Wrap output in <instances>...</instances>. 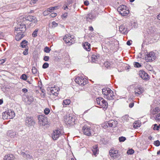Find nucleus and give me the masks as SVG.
<instances>
[{"label": "nucleus", "mask_w": 160, "mask_h": 160, "mask_svg": "<svg viewBox=\"0 0 160 160\" xmlns=\"http://www.w3.org/2000/svg\"><path fill=\"white\" fill-rule=\"evenodd\" d=\"M28 42L25 40L22 41L21 43V46L23 48H26Z\"/></svg>", "instance_id": "obj_33"}, {"label": "nucleus", "mask_w": 160, "mask_h": 160, "mask_svg": "<svg viewBox=\"0 0 160 160\" xmlns=\"http://www.w3.org/2000/svg\"><path fill=\"white\" fill-rule=\"evenodd\" d=\"M102 92L104 95V98L108 100H113L115 98V95L113 91H102Z\"/></svg>", "instance_id": "obj_3"}, {"label": "nucleus", "mask_w": 160, "mask_h": 160, "mask_svg": "<svg viewBox=\"0 0 160 160\" xmlns=\"http://www.w3.org/2000/svg\"><path fill=\"white\" fill-rule=\"evenodd\" d=\"M38 119L41 125L45 126L47 125L48 118L45 115L42 114L38 116Z\"/></svg>", "instance_id": "obj_6"}, {"label": "nucleus", "mask_w": 160, "mask_h": 160, "mask_svg": "<svg viewBox=\"0 0 160 160\" xmlns=\"http://www.w3.org/2000/svg\"><path fill=\"white\" fill-rule=\"evenodd\" d=\"M109 153L110 156L114 160H118L120 158V156L118 154V150L112 149L109 151Z\"/></svg>", "instance_id": "obj_11"}, {"label": "nucleus", "mask_w": 160, "mask_h": 160, "mask_svg": "<svg viewBox=\"0 0 160 160\" xmlns=\"http://www.w3.org/2000/svg\"><path fill=\"white\" fill-rule=\"evenodd\" d=\"M128 89H132L133 90H141L142 88L138 85H132L130 86L128 88Z\"/></svg>", "instance_id": "obj_21"}, {"label": "nucleus", "mask_w": 160, "mask_h": 160, "mask_svg": "<svg viewBox=\"0 0 160 160\" xmlns=\"http://www.w3.org/2000/svg\"><path fill=\"white\" fill-rule=\"evenodd\" d=\"M160 111V109L158 107H156L153 109L152 111L151 112V113L152 115H154L155 114L158 113Z\"/></svg>", "instance_id": "obj_31"}, {"label": "nucleus", "mask_w": 160, "mask_h": 160, "mask_svg": "<svg viewBox=\"0 0 160 160\" xmlns=\"http://www.w3.org/2000/svg\"><path fill=\"white\" fill-rule=\"evenodd\" d=\"M99 57L96 54H93L91 57L92 61V62H96L98 59Z\"/></svg>", "instance_id": "obj_29"}, {"label": "nucleus", "mask_w": 160, "mask_h": 160, "mask_svg": "<svg viewBox=\"0 0 160 160\" xmlns=\"http://www.w3.org/2000/svg\"><path fill=\"white\" fill-rule=\"evenodd\" d=\"M45 91H36V92H38L40 93L41 97L42 98H44L45 97Z\"/></svg>", "instance_id": "obj_37"}, {"label": "nucleus", "mask_w": 160, "mask_h": 160, "mask_svg": "<svg viewBox=\"0 0 160 160\" xmlns=\"http://www.w3.org/2000/svg\"><path fill=\"white\" fill-rule=\"evenodd\" d=\"M7 136L9 137L12 139H14L15 140H17L18 135L17 133L12 130H9L7 132Z\"/></svg>", "instance_id": "obj_14"}, {"label": "nucleus", "mask_w": 160, "mask_h": 160, "mask_svg": "<svg viewBox=\"0 0 160 160\" xmlns=\"http://www.w3.org/2000/svg\"><path fill=\"white\" fill-rule=\"evenodd\" d=\"M2 118L3 119H10L7 111L2 113Z\"/></svg>", "instance_id": "obj_30"}, {"label": "nucleus", "mask_w": 160, "mask_h": 160, "mask_svg": "<svg viewBox=\"0 0 160 160\" xmlns=\"http://www.w3.org/2000/svg\"><path fill=\"white\" fill-rule=\"evenodd\" d=\"M90 46V44L88 42H85L83 45L84 49L88 51H89L91 49Z\"/></svg>", "instance_id": "obj_26"}, {"label": "nucleus", "mask_w": 160, "mask_h": 160, "mask_svg": "<svg viewBox=\"0 0 160 160\" xmlns=\"http://www.w3.org/2000/svg\"><path fill=\"white\" fill-rule=\"evenodd\" d=\"M97 104L102 107L100 108H102L103 110L104 111L106 110L108 108V103L107 101L104 100L102 98L98 97L96 99ZM97 107L99 108L98 107Z\"/></svg>", "instance_id": "obj_2"}, {"label": "nucleus", "mask_w": 160, "mask_h": 160, "mask_svg": "<svg viewBox=\"0 0 160 160\" xmlns=\"http://www.w3.org/2000/svg\"><path fill=\"white\" fill-rule=\"evenodd\" d=\"M128 115H125L122 117V119L123 121H127L128 120Z\"/></svg>", "instance_id": "obj_41"}, {"label": "nucleus", "mask_w": 160, "mask_h": 160, "mask_svg": "<svg viewBox=\"0 0 160 160\" xmlns=\"http://www.w3.org/2000/svg\"><path fill=\"white\" fill-rule=\"evenodd\" d=\"M154 118L157 121H160V113L157 114Z\"/></svg>", "instance_id": "obj_46"}, {"label": "nucleus", "mask_w": 160, "mask_h": 160, "mask_svg": "<svg viewBox=\"0 0 160 160\" xmlns=\"http://www.w3.org/2000/svg\"><path fill=\"white\" fill-rule=\"evenodd\" d=\"M6 60V59H2L0 60V64H2Z\"/></svg>", "instance_id": "obj_60"}, {"label": "nucleus", "mask_w": 160, "mask_h": 160, "mask_svg": "<svg viewBox=\"0 0 160 160\" xmlns=\"http://www.w3.org/2000/svg\"><path fill=\"white\" fill-rule=\"evenodd\" d=\"M156 58V56L155 54L152 52H150L145 57L146 61L147 62H152L155 60Z\"/></svg>", "instance_id": "obj_13"}, {"label": "nucleus", "mask_w": 160, "mask_h": 160, "mask_svg": "<svg viewBox=\"0 0 160 160\" xmlns=\"http://www.w3.org/2000/svg\"><path fill=\"white\" fill-rule=\"evenodd\" d=\"M143 91H138V92H136V91H135V94L136 96H138L143 92Z\"/></svg>", "instance_id": "obj_45"}, {"label": "nucleus", "mask_w": 160, "mask_h": 160, "mask_svg": "<svg viewBox=\"0 0 160 160\" xmlns=\"http://www.w3.org/2000/svg\"><path fill=\"white\" fill-rule=\"evenodd\" d=\"M15 32L19 33V32L23 33L26 30L25 25L24 24H20L18 27L15 28Z\"/></svg>", "instance_id": "obj_9"}, {"label": "nucleus", "mask_w": 160, "mask_h": 160, "mask_svg": "<svg viewBox=\"0 0 160 160\" xmlns=\"http://www.w3.org/2000/svg\"><path fill=\"white\" fill-rule=\"evenodd\" d=\"M25 157L27 158H28L29 159L31 158H32V155H31L29 154H25Z\"/></svg>", "instance_id": "obj_58"}, {"label": "nucleus", "mask_w": 160, "mask_h": 160, "mask_svg": "<svg viewBox=\"0 0 160 160\" xmlns=\"http://www.w3.org/2000/svg\"><path fill=\"white\" fill-rule=\"evenodd\" d=\"M134 67L136 68H139L141 66V65L138 62H135L134 64Z\"/></svg>", "instance_id": "obj_50"}, {"label": "nucleus", "mask_w": 160, "mask_h": 160, "mask_svg": "<svg viewBox=\"0 0 160 160\" xmlns=\"http://www.w3.org/2000/svg\"><path fill=\"white\" fill-rule=\"evenodd\" d=\"M125 8H126V6L124 5H122L120 6L118 8L117 10L118 12H119L122 11H123V10Z\"/></svg>", "instance_id": "obj_34"}, {"label": "nucleus", "mask_w": 160, "mask_h": 160, "mask_svg": "<svg viewBox=\"0 0 160 160\" xmlns=\"http://www.w3.org/2000/svg\"><path fill=\"white\" fill-rule=\"evenodd\" d=\"M51 49L48 47H46L44 49V51L46 53L49 52Z\"/></svg>", "instance_id": "obj_49"}, {"label": "nucleus", "mask_w": 160, "mask_h": 160, "mask_svg": "<svg viewBox=\"0 0 160 160\" xmlns=\"http://www.w3.org/2000/svg\"><path fill=\"white\" fill-rule=\"evenodd\" d=\"M126 139V138L124 137L121 136L119 137L118 138L119 142H123L125 141Z\"/></svg>", "instance_id": "obj_39"}, {"label": "nucleus", "mask_w": 160, "mask_h": 160, "mask_svg": "<svg viewBox=\"0 0 160 160\" xmlns=\"http://www.w3.org/2000/svg\"><path fill=\"white\" fill-rule=\"evenodd\" d=\"M10 91H5L4 92L6 96L9 98L10 99L11 98V97H13L15 96L14 94L13 93H12Z\"/></svg>", "instance_id": "obj_22"}, {"label": "nucleus", "mask_w": 160, "mask_h": 160, "mask_svg": "<svg viewBox=\"0 0 160 160\" xmlns=\"http://www.w3.org/2000/svg\"><path fill=\"white\" fill-rule=\"evenodd\" d=\"M153 144L155 146L158 147L160 145V142L158 140H157L154 142Z\"/></svg>", "instance_id": "obj_43"}, {"label": "nucleus", "mask_w": 160, "mask_h": 160, "mask_svg": "<svg viewBox=\"0 0 160 160\" xmlns=\"http://www.w3.org/2000/svg\"><path fill=\"white\" fill-rule=\"evenodd\" d=\"M38 31V29H36L32 33V36L34 37H36L37 35Z\"/></svg>", "instance_id": "obj_44"}, {"label": "nucleus", "mask_w": 160, "mask_h": 160, "mask_svg": "<svg viewBox=\"0 0 160 160\" xmlns=\"http://www.w3.org/2000/svg\"><path fill=\"white\" fill-rule=\"evenodd\" d=\"M26 19L27 20L32 22L34 23H37L38 21L36 17L32 16H28L26 18Z\"/></svg>", "instance_id": "obj_17"}, {"label": "nucleus", "mask_w": 160, "mask_h": 160, "mask_svg": "<svg viewBox=\"0 0 160 160\" xmlns=\"http://www.w3.org/2000/svg\"><path fill=\"white\" fill-rule=\"evenodd\" d=\"M84 3L86 6H88L89 4V2L87 0L84 1Z\"/></svg>", "instance_id": "obj_64"}, {"label": "nucleus", "mask_w": 160, "mask_h": 160, "mask_svg": "<svg viewBox=\"0 0 160 160\" xmlns=\"http://www.w3.org/2000/svg\"><path fill=\"white\" fill-rule=\"evenodd\" d=\"M50 12V11L49 10H48V8L47 10H45L43 12V14L44 16H46V15L49 14Z\"/></svg>", "instance_id": "obj_48"}, {"label": "nucleus", "mask_w": 160, "mask_h": 160, "mask_svg": "<svg viewBox=\"0 0 160 160\" xmlns=\"http://www.w3.org/2000/svg\"><path fill=\"white\" fill-rule=\"evenodd\" d=\"M159 128H160V124L158 125L157 124H155L153 125V130H159Z\"/></svg>", "instance_id": "obj_36"}, {"label": "nucleus", "mask_w": 160, "mask_h": 160, "mask_svg": "<svg viewBox=\"0 0 160 160\" xmlns=\"http://www.w3.org/2000/svg\"><path fill=\"white\" fill-rule=\"evenodd\" d=\"M76 117L72 114H69L66 117L64 121L67 124L72 125L75 123Z\"/></svg>", "instance_id": "obj_4"}, {"label": "nucleus", "mask_w": 160, "mask_h": 160, "mask_svg": "<svg viewBox=\"0 0 160 160\" xmlns=\"http://www.w3.org/2000/svg\"><path fill=\"white\" fill-rule=\"evenodd\" d=\"M108 125L109 127L115 128L117 127L118 122L116 120H111L108 121Z\"/></svg>", "instance_id": "obj_16"}, {"label": "nucleus", "mask_w": 160, "mask_h": 160, "mask_svg": "<svg viewBox=\"0 0 160 160\" xmlns=\"http://www.w3.org/2000/svg\"><path fill=\"white\" fill-rule=\"evenodd\" d=\"M89 93L91 94L92 98L96 97V96L98 94V92H96V91H91Z\"/></svg>", "instance_id": "obj_32"}, {"label": "nucleus", "mask_w": 160, "mask_h": 160, "mask_svg": "<svg viewBox=\"0 0 160 160\" xmlns=\"http://www.w3.org/2000/svg\"><path fill=\"white\" fill-rule=\"evenodd\" d=\"M21 78L23 80H25L27 79V76L24 74H22L21 76Z\"/></svg>", "instance_id": "obj_53"}, {"label": "nucleus", "mask_w": 160, "mask_h": 160, "mask_svg": "<svg viewBox=\"0 0 160 160\" xmlns=\"http://www.w3.org/2000/svg\"><path fill=\"white\" fill-rule=\"evenodd\" d=\"M82 131L84 134L87 136H90L92 135V130L90 126L87 125H84L82 129Z\"/></svg>", "instance_id": "obj_8"}, {"label": "nucleus", "mask_w": 160, "mask_h": 160, "mask_svg": "<svg viewBox=\"0 0 160 160\" xmlns=\"http://www.w3.org/2000/svg\"><path fill=\"white\" fill-rule=\"evenodd\" d=\"M21 95L22 96V99L26 104H31L33 102L34 98L32 96V93L31 91H22Z\"/></svg>", "instance_id": "obj_1"}, {"label": "nucleus", "mask_w": 160, "mask_h": 160, "mask_svg": "<svg viewBox=\"0 0 160 160\" xmlns=\"http://www.w3.org/2000/svg\"><path fill=\"white\" fill-rule=\"evenodd\" d=\"M129 12V11L125 8L122 11L119 12L120 13L122 16H125L128 15Z\"/></svg>", "instance_id": "obj_27"}, {"label": "nucleus", "mask_w": 160, "mask_h": 160, "mask_svg": "<svg viewBox=\"0 0 160 160\" xmlns=\"http://www.w3.org/2000/svg\"><path fill=\"white\" fill-rule=\"evenodd\" d=\"M28 49H25V51L23 52V54L25 55H28Z\"/></svg>", "instance_id": "obj_59"}, {"label": "nucleus", "mask_w": 160, "mask_h": 160, "mask_svg": "<svg viewBox=\"0 0 160 160\" xmlns=\"http://www.w3.org/2000/svg\"><path fill=\"white\" fill-rule=\"evenodd\" d=\"M62 135L61 130L59 128H57L53 131L51 135L52 139L55 141L57 140Z\"/></svg>", "instance_id": "obj_7"}, {"label": "nucleus", "mask_w": 160, "mask_h": 160, "mask_svg": "<svg viewBox=\"0 0 160 160\" xmlns=\"http://www.w3.org/2000/svg\"><path fill=\"white\" fill-rule=\"evenodd\" d=\"M76 83L80 85H84L87 83V80L86 78L82 77H78L75 79Z\"/></svg>", "instance_id": "obj_12"}, {"label": "nucleus", "mask_w": 160, "mask_h": 160, "mask_svg": "<svg viewBox=\"0 0 160 160\" xmlns=\"http://www.w3.org/2000/svg\"><path fill=\"white\" fill-rule=\"evenodd\" d=\"M50 110L48 108H46L44 110V113L46 115H48L50 112Z\"/></svg>", "instance_id": "obj_38"}, {"label": "nucleus", "mask_w": 160, "mask_h": 160, "mask_svg": "<svg viewBox=\"0 0 160 160\" xmlns=\"http://www.w3.org/2000/svg\"><path fill=\"white\" fill-rule=\"evenodd\" d=\"M38 0H31L30 1V3L32 4H34L37 1H38Z\"/></svg>", "instance_id": "obj_63"}, {"label": "nucleus", "mask_w": 160, "mask_h": 160, "mask_svg": "<svg viewBox=\"0 0 160 160\" xmlns=\"http://www.w3.org/2000/svg\"><path fill=\"white\" fill-rule=\"evenodd\" d=\"M21 138L22 140L25 141L27 140L26 139L27 138V135H23L22 136Z\"/></svg>", "instance_id": "obj_57"}, {"label": "nucleus", "mask_w": 160, "mask_h": 160, "mask_svg": "<svg viewBox=\"0 0 160 160\" xmlns=\"http://www.w3.org/2000/svg\"><path fill=\"white\" fill-rule=\"evenodd\" d=\"M94 16L91 13H89L86 17V19L88 21L90 22V20H92L95 18Z\"/></svg>", "instance_id": "obj_28"}, {"label": "nucleus", "mask_w": 160, "mask_h": 160, "mask_svg": "<svg viewBox=\"0 0 160 160\" xmlns=\"http://www.w3.org/2000/svg\"><path fill=\"white\" fill-rule=\"evenodd\" d=\"M71 101L70 99H65L63 101V104L65 105H69Z\"/></svg>", "instance_id": "obj_35"}, {"label": "nucleus", "mask_w": 160, "mask_h": 160, "mask_svg": "<svg viewBox=\"0 0 160 160\" xmlns=\"http://www.w3.org/2000/svg\"><path fill=\"white\" fill-rule=\"evenodd\" d=\"M140 126L139 125V124H137V122H136L134 123L133 125V127L134 128H136L137 127H139Z\"/></svg>", "instance_id": "obj_54"}, {"label": "nucleus", "mask_w": 160, "mask_h": 160, "mask_svg": "<svg viewBox=\"0 0 160 160\" xmlns=\"http://www.w3.org/2000/svg\"><path fill=\"white\" fill-rule=\"evenodd\" d=\"M59 91H57L56 92H54V91H50L49 94L50 96L52 98H55L57 96L59 93Z\"/></svg>", "instance_id": "obj_25"}, {"label": "nucleus", "mask_w": 160, "mask_h": 160, "mask_svg": "<svg viewBox=\"0 0 160 160\" xmlns=\"http://www.w3.org/2000/svg\"><path fill=\"white\" fill-rule=\"evenodd\" d=\"M25 125L30 127L33 126L35 123V121L33 117L31 116H27L25 119Z\"/></svg>", "instance_id": "obj_5"}, {"label": "nucleus", "mask_w": 160, "mask_h": 160, "mask_svg": "<svg viewBox=\"0 0 160 160\" xmlns=\"http://www.w3.org/2000/svg\"><path fill=\"white\" fill-rule=\"evenodd\" d=\"M16 34L17 35H16L15 37V39L17 41H19L24 36L23 33L21 32Z\"/></svg>", "instance_id": "obj_24"}, {"label": "nucleus", "mask_w": 160, "mask_h": 160, "mask_svg": "<svg viewBox=\"0 0 160 160\" xmlns=\"http://www.w3.org/2000/svg\"><path fill=\"white\" fill-rule=\"evenodd\" d=\"M58 7L55 6L54 7H51L49 8H48V10H49L50 12V11H52V10L56 9H58Z\"/></svg>", "instance_id": "obj_51"}, {"label": "nucleus", "mask_w": 160, "mask_h": 160, "mask_svg": "<svg viewBox=\"0 0 160 160\" xmlns=\"http://www.w3.org/2000/svg\"><path fill=\"white\" fill-rule=\"evenodd\" d=\"M7 112L9 118L10 119H12L15 117V113L12 110L8 109Z\"/></svg>", "instance_id": "obj_18"}, {"label": "nucleus", "mask_w": 160, "mask_h": 160, "mask_svg": "<svg viewBox=\"0 0 160 160\" xmlns=\"http://www.w3.org/2000/svg\"><path fill=\"white\" fill-rule=\"evenodd\" d=\"M52 27L54 28H55V27H56L58 25V23L56 22L55 21H53L52 22Z\"/></svg>", "instance_id": "obj_55"}, {"label": "nucleus", "mask_w": 160, "mask_h": 160, "mask_svg": "<svg viewBox=\"0 0 160 160\" xmlns=\"http://www.w3.org/2000/svg\"><path fill=\"white\" fill-rule=\"evenodd\" d=\"M14 156L12 154H9L5 156L4 160H14Z\"/></svg>", "instance_id": "obj_23"}, {"label": "nucleus", "mask_w": 160, "mask_h": 160, "mask_svg": "<svg viewBox=\"0 0 160 160\" xmlns=\"http://www.w3.org/2000/svg\"><path fill=\"white\" fill-rule=\"evenodd\" d=\"M49 66V64L47 62H45L42 65V68H46Z\"/></svg>", "instance_id": "obj_52"}, {"label": "nucleus", "mask_w": 160, "mask_h": 160, "mask_svg": "<svg viewBox=\"0 0 160 160\" xmlns=\"http://www.w3.org/2000/svg\"><path fill=\"white\" fill-rule=\"evenodd\" d=\"M92 152H93V154L95 157L98 153L99 150L98 149V147L97 145H95L93 146L92 149Z\"/></svg>", "instance_id": "obj_20"}, {"label": "nucleus", "mask_w": 160, "mask_h": 160, "mask_svg": "<svg viewBox=\"0 0 160 160\" xmlns=\"http://www.w3.org/2000/svg\"><path fill=\"white\" fill-rule=\"evenodd\" d=\"M140 76L143 79L147 80L149 78L148 75L145 71L140 70L139 71Z\"/></svg>", "instance_id": "obj_15"}, {"label": "nucleus", "mask_w": 160, "mask_h": 160, "mask_svg": "<svg viewBox=\"0 0 160 160\" xmlns=\"http://www.w3.org/2000/svg\"><path fill=\"white\" fill-rule=\"evenodd\" d=\"M32 72L33 74H35L37 73V70L35 67H33L32 69Z\"/></svg>", "instance_id": "obj_47"}, {"label": "nucleus", "mask_w": 160, "mask_h": 160, "mask_svg": "<svg viewBox=\"0 0 160 160\" xmlns=\"http://www.w3.org/2000/svg\"><path fill=\"white\" fill-rule=\"evenodd\" d=\"M134 105V102L130 103L129 104V107L130 108H132L133 107Z\"/></svg>", "instance_id": "obj_62"}, {"label": "nucleus", "mask_w": 160, "mask_h": 160, "mask_svg": "<svg viewBox=\"0 0 160 160\" xmlns=\"http://www.w3.org/2000/svg\"><path fill=\"white\" fill-rule=\"evenodd\" d=\"M49 59V57L45 56L44 58V60L45 61H48Z\"/></svg>", "instance_id": "obj_61"}, {"label": "nucleus", "mask_w": 160, "mask_h": 160, "mask_svg": "<svg viewBox=\"0 0 160 160\" xmlns=\"http://www.w3.org/2000/svg\"><path fill=\"white\" fill-rule=\"evenodd\" d=\"M63 39L66 43L72 44L74 42L75 37L73 35L70 34L67 35L64 37Z\"/></svg>", "instance_id": "obj_10"}, {"label": "nucleus", "mask_w": 160, "mask_h": 160, "mask_svg": "<svg viewBox=\"0 0 160 160\" xmlns=\"http://www.w3.org/2000/svg\"><path fill=\"white\" fill-rule=\"evenodd\" d=\"M57 14L56 13H52L49 15V16L53 18V17H56L57 16Z\"/></svg>", "instance_id": "obj_56"}, {"label": "nucleus", "mask_w": 160, "mask_h": 160, "mask_svg": "<svg viewBox=\"0 0 160 160\" xmlns=\"http://www.w3.org/2000/svg\"><path fill=\"white\" fill-rule=\"evenodd\" d=\"M127 29L124 25H121L119 28L120 32L124 34H126L127 33L128 31L127 30Z\"/></svg>", "instance_id": "obj_19"}, {"label": "nucleus", "mask_w": 160, "mask_h": 160, "mask_svg": "<svg viewBox=\"0 0 160 160\" xmlns=\"http://www.w3.org/2000/svg\"><path fill=\"white\" fill-rule=\"evenodd\" d=\"M134 150L132 149H129L127 151V153L128 155H132L134 153Z\"/></svg>", "instance_id": "obj_40"}, {"label": "nucleus", "mask_w": 160, "mask_h": 160, "mask_svg": "<svg viewBox=\"0 0 160 160\" xmlns=\"http://www.w3.org/2000/svg\"><path fill=\"white\" fill-rule=\"evenodd\" d=\"M102 127L104 129H106L108 127H109L108 125V122H106L102 123Z\"/></svg>", "instance_id": "obj_42"}]
</instances>
